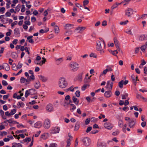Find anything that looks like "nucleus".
Listing matches in <instances>:
<instances>
[{
    "mask_svg": "<svg viewBox=\"0 0 147 147\" xmlns=\"http://www.w3.org/2000/svg\"><path fill=\"white\" fill-rule=\"evenodd\" d=\"M125 15L128 17H130L133 13L134 10L131 8H128L125 11Z\"/></svg>",
    "mask_w": 147,
    "mask_h": 147,
    "instance_id": "4",
    "label": "nucleus"
},
{
    "mask_svg": "<svg viewBox=\"0 0 147 147\" xmlns=\"http://www.w3.org/2000/svg\"><path fill=\"white\" fill-rule=\"evenodd\" d=\"M38 76L40 80L43 82H46L48 80V78L47 77L43 76L42 75L39 76Z\"/></svg>",
    "mask_w": 147,
    "mask_h": 147,
    "instance_id": "18",
    "label": "nucleus"
},
{
    "mask_svg": "<svg viewBox=\"0 0 147 147\" xmlns=\"http://www.w3.org/2000/svg\"><path fill=\"white\" fill-rule=\"evenodd\" d=\"M139 40L140 41L147 40V35H141L139 37Z\"/></svg>",
    "mask_w": 147,
    "mask_h": 147,
    "instance_id": "14",
    "label": "nucleus"
},
{
    "mask_svg": "<svg viewBox=\"0 0 147 147\" xmlns=\"http://www.w3.org/2000/svg\"><path fill=\"white\" fill-rule=\"evenodd\" d=\"M19 32V28H16L14 30V33L15 34H18Z\"/></svg>",
    "mask_w": 147,
    "mask_h": 147,
    "instance_id": "56",
    "label": "nucleus"
},
{
    "mask_svg": "<svg viewBox=\"0 0 147 147\" xmlns=\"http://www.w3.org/2000/svg\"><path fill=\"white\" fill-rule=\"evenodd\" d=\"M13 145L16 146V147L17 146L18 147H22V145L19 143H16L15 142H14L12 143V144Z\"/></svg>",
    "mask_w": 147,
    "mask_h": 147,
    "instance_id": "37",
    "label": "nucleus"
},
{
    "mask_svg": "<svg viewBox=\"0 0 147 147\" xmlns=\"http://www.w3.org/2000/svg\"><path fill=\"white\" fill-rule=\"evenodd\" d=\"M30 94L29 91L28 90H27L26 91L25 94V96L26 98H27L28 96Z\"/></svg>",
    "mask_w": 147,
    "mask_h": 147,
    "instance_id": "46",
    "label": "nucleus"
},
{
    "mask_svg": "<svg viewBox=\"0 0 147 147\" xmlns=\"http://www.w3.org/2000/svg\"><path fill=\"white\" fill-rule=\"evenodd\" d=\"M25 11V6L24 5H22V7L21 9V11L22 12H24Z\"/></svg>",
    "mask_w": 147,
    "mask_h": 147,
    "instance_id": "59",
    "label": "nucleus"
},
{
    "mask_svg": "<svg viewBox=\"0 0 147 147\" xmlns=\"http://www.w3.org/2000/svg\"><path fill=\"white\" fill-rule=\"evenodd\" d=\"M92 127H91L90 126L88 127L87 129L86 130V132L87 133H88L90 132L92 130Z\"/></svg>",
    "mask_w": 147,
    "mask_h": 147,
    "instance_id": "60",
    "label": "nucleus"
},
{
    "mask_svg": "<svg viewBox=\"0 0 147 147\" xmlns=\"http://www.w3.org/2000/svg\"><path fill=\"white\" fill-rule=\"evenodd\" d=\"M22 64L20 62H19L18 64L17 68L18 69H20L22 67Z\"/></svg>",
    "mask_w": 147,
    "mask_h": 147,
    "instance_id": "48",
    "label": "nucleus"
},
{
    "mask_svg": "<svg viewBox=\"0 0 147 147\" xmlns=\"http://www.w3.org/2000/svg\"><path fill=\"white\" fill-rule=\"evenodd\" d=\"M3 66H4V69L6 71H9L10 69V67L9 65L6 63L3 64Z\"/></svg>",
    "mask_w": 147,
    "mask_h": 147,
    "instance_id": "21",
    "label": "nucleus"
},
{
    "mask_svg": "<svg viewBox=\"0 0 147 147\" xmlns=\"http://www.w3.org/2000/svg\"><path fill=\"white\" fill-rule=\"evenodd\" d=\"M33 37L32 36H30L27 37V39L28 40L29 42L32 44L34 43L33 40L32 39Z\"/></svg>",
    "mask_w": 147,
    "mask_h": 147,
    "instance_id": "22",
    "label": "nucleus"
},
{
    "mask_svg": "<svg viewBox=\"0 0 147 147\" xmlns=\"http://www.w3.org/2000/svg\"><path fill=\"white\" fill-rule=\"evenodd\" d=\"M44 127L46 129L49 128L50 126V120L48 119H46L44 122Z\"/></svg>",
    "mask_w": 147,
    "mask_h": 147,
    "instance_id": "6",
    "label": "nucleus"
},
{
    "mask_svg": "<svg viewBox=\"0 0 147 147\" xmlns=\"http://www.w3.org/2000/svg\"><path fill=\"white\" fill-rule=\"evenodd\" d=\"M60 130V128L58 127H53L51 130V133L54 134L59 133Z\"/></svg>",
    "mask_w": 147,
    "mask_h": 147,
    "instance_id": "9",
    "label": "nucleus"
},
{
    "mask_svg": "<svg viewBox=\"0 0 147 147\" xmlns=\"http://www.w3.org/2000/svg\"><path fill=\"white\" fill-rule=\"evenodd\" d=\"M131 78L133 82L134 83V85L136 86V81L139 80L138 79V76L136 77L134 75H132L131 76Z\"/></svg>",
    "mask_w": 147,
    "mask_h": 147,
    "instance_id": "13",
    "label": "nucleus"
},
{
    "mask_svg": "<svg viewBox=\"0 0 147 147\" xmlns=\"http://www.w3.org/2000/svg\"><path fill=\"white\" fill-rule=\"evenodd\" d=\"M123 80H122L120 81L118 83V86L121 88H123Z\"/></svg>",
    "mask_w": 147,
    "mask_h": 147,
    "instance_id": "31",
    "label": "nucleus"
},
{
    "mask_svg": "<svg viewBox=\"0 0 147 147\" xmlns=\"http://www.w3.org/2000/svg\"><path fill=\"white\" fill-rule=\"evenodd\" d=\"M86 29V27L79 26L76 28L74 32L77 34H82Z\"/></svg>",
    "mask_w": 147,
    "mask_h": 147,
    "instance_id": "3",
    "label": "nucleus"
},
{
    "mask_svg": "<svg viewBox=\"0 0 147 147\" xmlns=\"http://www.w3.org/2000/svg\"><path fill=\"white\" fill-rule=\"evenodd\" d=\"M24 142H29L31 141V138H26L23 140Z\"/></svg>",
    "mask_w": 147,
    "mask_h": 147,
    "instance_id": "42",
    "label": "nucleus"
},
{
    "mask_svg": "<svg viewBox=\"0 0 147 147\" xmlns=\"http://www.w3.org/2000/svg\"><path fill=\"white\" fill-rule=\"evenodd\" d=\"M55 60L56 61L57 64H59L62 61V58H61L57 59H55Z\"/></svg>",
    "mask_w": 147,
    "mask_h": 147,
    "instance_id": "43",
    "label": "nucleus"
},
{
    "mask_svg": "<svg viewBox=\"0 0 147 147\" xmlns=\"http://www.w3.org/2000/svg\"><path fill=\"white\" fill-rule=\"evenodd\" d=\"M123 122L122 120H119L118 121V125L120 127H122V126L123 125Z\"/></svg>",
    "mask_w": 147,
    "mask_h": 147,
    "instance_id": "32",
    "label": "nucleus"
},
{
    "mask_svg": "<svg viewBox=\"0 0 147 147\" xmlns=\"http://www.w3.org/2000/svg\"><path fill=\"white\" fill-rule=\"evenodd\" d=\"M104 126L106 128L109 129H111L113 127V125L111 123L109 122L105 123Z\"/></svg>",
    "mask_w": 147,
    "mask_h": 147,
    "instance_id": "11",
    "label": "nucleus"
},
{
    "mask_svg": "<svg viewBox=\"0 0 147 147\" xmlns=\"http://www.w3.org/2000/svg\"><path fill=\"white\" fill-rule=\"evenodd\" d=\"M128 22V21L127 20L124 22H122L120 23V25H125Z\"/></svg>",
    "mask_w": 147,
    "mask_h": 147,
    "instance_id": "55",
    "label": "nucleus"
},
{
    "mask_svg": "<svg viewBox=\"0 0 147 147\" xmlns=\"http://www.w3.org/2000/svg\"><path fill=\"white\" fill-rule=\"evenodd\" d=\"M146 122L143 121L141 123V125L142 127H144L146 126Z\"/></svg>",
    "mask_w": 147,
    "mask_h": 147,
    "instance_id": "62",
    "label": "nucleus"
},
{
    "mask_svg": "<svg viewBox=\"0 0 147 147\" xmlns=\"http://www.w3.org/2000/svg\"><path fill=\"white\" fill-rule=\"evenodd\" d=\"M136 120L135 119H132L128 123L129 127L130 128H133L135 125Z\"/></svg>",
    "mask_w": 147,
    "mask_h": 147,
    "instance_id": "10",
    "label": "nucleus"
},
{
    "mask_svg": "<svg viewBox=\"0 0 147 147\" xmlns=\"http://www.w3.org/2000/svg\"><path fill=\"white\" fill-rule=\"evenodd\" d=\"M40 86V83L38 81L36 82L35 84H34V86L35 88L37 89H38Z\"/></svg>",
    "mask_w": 147,
    "mask_h": 147,
    "instance_id": "26",
    "label": "nucleus"
},
{
    "mask_svg": "<svg viewBox=\"0 0 147 147\" xmlns=\"http://www.w3.org/2000/svg\"><path fill=\"white\" fill-rule=\"evenodd\" d=\"M18 106L17 107L18 108H20L21 107H23L24 105L23 102H19L17 104Z\"/></svg>",
    "mask_w": 147,
    "mask_h": 147,
    "instance_id": "25",
    "label": "nucleus"
},
{
    "mask_svg": "<svg viewBox=\"0 0 147 147\" xmlns=\"http://www.w3.org/2000/svg\"><path fill=\"white\" fill-rule=\"evenodd\" d=\"M70 105L72 107V108L70 109V110L71 112H73V110L76 109V107L73 104H70Z\"/></svg>",
    "mask_w": 147,
    "mask_h": 147,
    "instance_id": "39",
    "label": "nucleus"
},
{
    "mask_svg": "<svg viewBox=\"0 0 147 147\" xmlns=\"http://www.w3.org/2000/svg\"><path fill=\"white\" fill-rule=\"evenodd\" d=\"M30 95H33L35 94L36 90L34 89H31L29 90Z\"/></svg>",
    "mask_w": 147,
    "mask_h": 147,
    "instance_id": "36",
    "label": "nucleus"
},
{
    "mask_svg": "<svg viewBox=\"0 0 147 147\" xmlns=\"http://www.w3.org/2000/svg\"><path fill=\"white\" fill-rule=\"evenodd\" d=\"M83 141L84 144L86 146H89L90 144V139L88 138L84 137L83 140Z\"/></svg>",
    "mask_w": 147,
    "mask_h": 147,
    "instance_id": "5",
    "label": "nucleus"
},
{
    "mask_svg": "<svg viewBox=\"0 0 147 147\" xmlns=\"http://www.w3.org/2000/svg\"><path fill=\"white\" fill-rule=\"evenodd\" d=\"M46 109L47 111L51 112L53 111V106L52 104L49 103L46 106Z\"/></svg>",
    "mask_w": 147,
    "mask_h": 147,
    "instance_id": "7",
    "label": "nucleus"
},
{
    "mask_svg": "<svg viewBox=\"0 0 147 147\" xmlns=\"http://www.w3.org/2000/svg\"><path fill=\"white\" fill-rule=\"evenodd\" d=\"M112 95V93L111 91H105L104 93L105 96L107 98H109Z\"/></svg>",
    "mask_w": 147,
    "mask_h": 147,
    "instance_id": "15",
    "label": "nucleus"
},
{
    "mask_svg": "<svg viewBox=\"0 0 147 147\" xmlns=\"http://www.w3.org/2000/svg\"><path fill=\"white\" fill-rule=\"evenodd\" d=\"M12 68L14 70L16 71L17 70L18 68H17V67H16V64L13 63L12 64Z\"/></svg>",
    "mask_w": 147,
    "mask_h": 147,
    "instance_id": "44",
    "label": "nucleus"
},
{
    "mask_svg": "<svg viewBox=\"0 0 147 147\" xmlns=\"http://www.w3.org/2000/svg\"><path fill=\"white\" fill-rule=\"evenodd\" d=\"M2 84L4 86H7L8 84L7 82L5 80H3L2 81Z\"/></svg>",
    "mask_w": 147,
    "mask_h": 147,
    "instance_id": "61",
    "label": "nucleus"
},
{
    "mask_svg": "<svg viewBox=\"0 0 147 147\" xmlns=\"http://www.w3.org/2000/svg\"><path fill=\"white\" fill-rule=\"evenodd\" d=\"M107 69H106L107 70V71H113V70L109 65L107 66Z\"/></svg>",
    "mask_w": 147,
    "mask_h": 147,
    "instance_id": "49",
    "label": "nucleus"
},
{
    "mask_svg": "<svg viewBox=\"0 0 147 147\" xmlns=\"http://www.w3.org/2000/svg\"><path fill=\"white\" fill-rule=\"evenodd\" d=\"M91 76H90L88 78L86 77L84 79V83H87L90 82V77Z\"/></svg>",
    "mask_w": 147,
    "mask_h": 147,
    "instance_id": "29",
    "label": "nucleus"
},
{
    "mask_svg": "<svg viewBox=\"0 0 147 147\" xmlns=\"http://www.w3.org/2000/svg\"><path fill=\"white\" fill-rule=\"evenodd\" d=\"M83 6H85L89 3V1L88 0H85L83 1Z\"/></svg>",
    "mask_w": 147,
    "mask_h": 147,
    "instance_id": "52",
    "label": "nucleus"
},
{
    "mask_svg": "<svg viewBox=\"0 0 147 147\" xmlns=\"http://www.w3.org/2000/svg\"><path fill=\"white\" fill-rule=\"evenodd\" d=\"M114 43L116 47L117 50L119 51H120V47H119V43L116 38H114Z\"/></svg>",
    "mask_w": 147,
    "mask_h": 147,
    "instance_id": "12",
    "label": "nucleus"
},
{
    "mask_svg": "<svg viewBox=\"0 0 147 147\" xmlns=\"http://www.w3.org/2000/svg\"><path fill=\"white\" fill-rule=\"evenodd\" d=\"M5 10V8L4 7H1L0 9V12H2V13H4V11Z\"/></svg>",
    "mask_w": 147,
    "mask_h": 147,
    "instance_id": "63",
    "label": "nucleus"
},
{
    "mask_svg": "<svg viewBox=\"0 0 147 147\" xmlns=\"http://www.w3.org/2000/svg\"><path fill=\"white\" fill-rule=\"evenodd\" d=\"M66 31L65 32V34L68 36L71 35L73 34V31L71 30H69Z\"/></svg>",
    "mask_w": 147,
    "mask_h": 147,
    "instance_id": "24",
    "label": "nucleus"
},
{
    "mask_svg": "<svg viewBox=\"0 0 147 147\" xmlns=\"http://www.w3.org/2000/svg\"><path fill=\"white\" fill-rule=\"evenodd\" d=\"M74 87L73 86H72L68 88L67 89L68 90H70L71 92H73L74 90Z\"/></svg>",
    "mask_w": 147,
    "mask_h": 147,
    "instance_id": "51",
    "label": "nucleus"
},
{
    "mask_svg": "<svg viewBox=\"0 0 147 147\" xmlns=\"http://www.w3.org/2000/svg\"><path fill=\"white\" fill-rule=\"evenodd\" d=\"M35 79L34 76V74L31 75L30 77V78L28 80V82H30L31 81L34 80Z\"/></svg>",
    "mask_w": 147,
    "mask_h": 147,
    "instance_id": "34",
    "label": "nucleus"
},
{
    "mask_svg": "<svg viewBox=\"0 0 147 147\" xmlns=\"http://www.w3.org/2000/svg\"><path fill=\"white\" fill-rule=\"evenodd\" d=\"M119 133V131L118 130H117L115 132H114L112 133V135L114 136H116L118 135Z\"/></svg>",
    "mask_w": 147,
    "mask_h": 147,
    "instance_id": "57",
    "label": "nucleus"
},
{
    "mask_svg": "<svg viewBox=\"0 0 147 147\" xmlns=\"http://www.w3.org/2000/svg\"><path fill=\"white\" fill-rule=\"evenodd\" d=\"M123 127L122 128V130L125 133L126 132V127L127 126V125L126 124H125L123 125Z\"/></svg>",
    "mask_w": 147,
    "mask_h": 147,
    "instance_id": "58",
    "label": "nucleus"
},
{
    "mask_svg": "<svg viewBox=\"0 0 147 147\" xmlns=\"http://www.w3.org/2000/svg\"><path fill=\"white\" fill-rule=\"evenodd\" d=\"M57 144L55 143H52L50 144L49 146V147H57Z\"/></svg>",
    "mask_w": 147,
    "mask_h": 147,
    "instance_id": "64",
    "label": "nucleus"
},
{
    "mask_svg": "<svg viewBox=\"0 0 147 147\" xmlns=\"http://www.w3.org/2000/svg\"><path fill=\"white\" fill-rule=\"evenodd\" d=\"M147 47L146 46H145V45H144L141 47H140V49L143 52H144L145 51Z\"/></svg>",
    "mask_w": 147,
    "mask_h": 147,
    "instance_id": "41",
    "label": "nucleus"
},
{
    "mask_svg": "<svg viewBox=\"0 0 147 147\" xmlns=\"http://www.w3.org/2000/svg\"><path fill=\"white\" fill-rule=\"evenodd\" d=\"M106 145L104 142H99L97 144V147H106Z\"/></svg>",
    "mask_w": 147,
    "mask_h": 147,
    "instance_id": "17",
    "label": "nucleus"
},
{
    "mask_svg": "<svg viewBox=\"0 0 147 147\" xmlns=\"http://www.w3.org/2000/svg\"><path fill=\"white\" fill-rule=\"evenodd\" d=\"M48 133H44L41 136V138L46 140L48 138Z\"/></svg>",
    "mask_w": 147,
    "mask_h": 147,
    "instance_id": "23",
    "label": "nucleus"
},
{
    "mask_svg": "<svg viewBox=\"0 0 147 147\" xmlns=\"http://www.w3.org/2000/svg\"><path fill=\"white\" fill-rule=\"evenodd\" d=\"M82 73L79 74L77 76L78 80L79 81H81L82 80Z\"/></svg>",
    "mask_w": 147,
    "mask_h": 147,
    "instance_id": "40",
    "label": "nucleus"
},
{
    "mask_svg": "<svg viewBox=\"0 0 147 147\" xmlns=\"http://www.w3.org/2000/svg\"><path fill=\"white\" fill-rule=\"evenodd\" d=\"M71 67L72 68V70L74 71H75L78 69L79 68V65L76 63H73L71 64Z\"/></svg>",
    "mask_w": 147,
    "mask_h": 147,
    "instance_id": "8",
    "label": "nucleus"
},
{
    "mask_svg": "<svg viewBox=\"0 0 147 147\" xmlns=\"http://www.w3.org/2000/svg\"><path fill=\"white\" fill-rule=\"evenodd\" d=\"M28 82V80L26 79L23 77H22L20 79V82L21 83H24L25 82Z\"/></svg>",
    "mask_w": 147,
    "mask_h": 147,
    "instance_id": "35",
    "label": "nucleus"
},
{
    "mask_svg": "<svg viewBox=\"0 0 147 147\" xmlns=\"http://www.w3.org/2000/svg\"><path fill=\"white\" fill-rule=\"evenodd\" d=\"M58 84L60 88H64L67 86L68 84L65 78L61 77L59 80Z\"/></svg>",
    "mask_w": 147,
    "mask_h": 147,
    "instance_id": "2",
    "label": "nucleus"
},
{
    "mask_svg": "<svg viewBox=\"0 0 147 147\" xmlns=\"http://www.w3.org/2000/svg\"><path fill=\"white\" fill-rule=\"evenodd\" d=\"M89 86V85L88 84H85L84 85L81 87V89L82 91H84L87 88H88Z\"/></svg>",
    "mask_w": 147,
    "mask_h": 147,
    "instance_id": "28",
    "label": "nucleus"
},
{
    "mask_svg": "<svg viewBox=\"0 0 147 147\" xmlns=\"http://www.w3.org/2000/svg\"><path fill=\"white\" fill-rule=\"evenodd\" d=\"M42 125V123L40 121H38L34 124V127L35 128H39Z\"/></svg>",
    "mask_w": 147,
    "mask_h": 147,
    "instance_id": "19",
    "label": "nucleus"
},
{
    "mask_svg": "<svg viewBox=\"0 0 147 147\" xmlns=\"http://www.w3.org/2000/svg\"><path fill=\"white\" fill-rule=\"evenodd\" d=\"M76 96L78 97H79L80 95V92L79 90H77L75 92Z\"/></svg>",
    "mask_w": 147,
    "mask_h": 147,
    "instance_id": "50",
    "label": "nucleus"
},
{
    "mask_svg": "<svg viewBox=\"0 0 147 147\" xmlns=\"http://www.w3.org/2000/svg\"><path fill=\"white\" fill-rule=\"evenodd\" d=\"M136 97L138 99L142 98L144 100H147V99L146 98H145L144 97L142 96L141 94H137Z\"/></svg>",
    "mask_w": 147,
    "mask_h": 147,
    "instance_id": "33",
    "label": "nucleus"
},
{
    "mask_svg": "<svg viewBox=\"0 0 147 147\" xmlns=\"http://www.w3.org/2000/svg\"><path fill=\"white\" fill-rule=\"evenodd\" d=\"M71 140L70 138L67 139L66 141L67 145L65 147H69V146L71 144Z\"/></svg>",
    "mask_w": 147,
    "mask_h": 147,
    "instance_id": "38",
    "label": "nucleus"
},
{
    "mask_svg": "<svg viewBox=\"0 0 147 147\" xmlns=\"http://www.w3.org/2000/svg\"><path fill=\"white\" fill-rule=\"evenodd\" d=\"M80 123L79 121H77L75 125V127L74 130L75 131L78 130L80 128Z\"/></svg>",
    "mask_w": 147,
    "mask_h": 147,
    "instance_id": "27",
    "label": "nucleus"
},
{
    "mask_svg": "<svg viewBox=\"0 0 147 147\" xmlns=\"http://www.w3.org/2000/svg\"><path fill=\"white\" fill-rule=\"evenodd\" d=\"M120 4L116 3L115 4H114L111 7V8L112 9H113L114 8H116L118 5L119 4Z\"/></svg>",
    "mask_w": 147,
    "mask_h": 147,
    "instance_id": "45",
    "label": "nucleus"
},
{
    "mask_svg": "<svg viewBox=\"0 0 147 147\" xmlns=\"http://www.w3.org/2000/svg\"><path fill=\"white\" fill-rule=\"evenodd\" d=\"M90 57H93L95 58H96L97 57V55H96L94 54L93 53H91L90 55Z\"/></svg>",
    "mask_w": 147,
    "mask_h": 147,
    "instance_id": "54",
    "label": "nucleus"
},
{
    "mask_svg": "<svg viewBox=\"0 0 147 147\" xmlns=\"http://www.w3.org/2000/svg\"><path fill=\"white\" fill-rule=\"evenodd\" d=\"M107 72L108 71L106 69H105V70H104L100 74V76L101 77V76H102L103 74L104 75L106 74Z\"/></svg>",
    "mask_w": 147,
    "mask_h": 147,
    "instance_id": "47",
    "label": "nucleus"
},
{
    "mask_svg": "<svg viewBox=\"0 0 147 147\" xmlns=\"http://www.w3.org/2000/svg\"><path fill=\"white\" fill-rule=\"evenodd\" d=\"M101 42L98 41L96 42V49L97 51H99L100 53L101 54H103L105 53V50L103 49H102L101 44H103L104 45L105 49L106 48V44L102 38H100Z\"/></svg>",
    "mask_w": 147,
    "mask_h": 147,
    "instance_id": "1",
    "label": "nucleus"
},
{
    "mask_svg": "<svg viewBox=\"0 0 147 147\" xmlns=\"http://www.w3.org/2000/svg\"><path fill=\"white\" fill-rule=\"evenodd\" d=\"M74 25L73 24H68L65 26V29L66 30H68L73 28Z\"/></svg>",
    "mask_w": 147,
    "mask_h": 147,
    "instance_id": "16",
    "label": "nucleus"
},
{
    "mask_svg": "<svg viewBox=\"0 0 147 147\" xmlns=\"http://www.w3.org/2000/svg\"><path fill=\"white\" fill-rule=\"evenodd\" d=\"M55 32V33H58L59 32V28L57 26H55L54 27Z\"/></svg>",
    "mask_w": 147,
    "mask_h": 147,
    "instance_id": "30",
    "label": "nucleus"
},
{
    "mask_svg": "<svg viewBox=\"0 0 147 147\" xmlns=\"http://www.w3.org/2000/svg\"><path fill=\"white\" fill-rule=\"evenodd\" d=\"M72 99L73 102L75 104V105H78L79 102L78 99L74 96L72 97Z\"/></svg>",
    "mask_w": 147,
    "mask_h": 147,
    "instance_id": "20",
    "label": "nucleus"
},
{
    "mask_svg": "<svg viewBox=\"0 0 147 147\" xmlns=\"http://www.w3.org/2000/svg\"><path fill=\"white\" fill-rule=\"evenodd\" d=\"M16 109H12L11 110L10 114L11 115H13L16 113Z\"/></svg>",
    "mask_w": 147,
    "mask_h": 147,
    "instance_id": "53",
    "label": "nucleus"
}]
</instances>
